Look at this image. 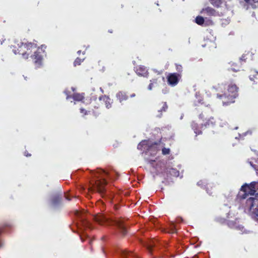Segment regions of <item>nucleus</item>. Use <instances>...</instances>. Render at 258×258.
Returning a JSON list of instances; mask_svg holds the SVG:
<instances>
[{
  "instance_id": "obj_1",
  "label": "nucleus",
  "mask_w": 258,
  "mask_h": 258,
  "mask_svg": "<svg viewBox=\"0 0 258 258\" xmlns=\"http://www.w3.org/2000/svg\"><path fill=\"white\" fill-rule=\"evenodd\" d=\"M94 176L95 179L90 182L91 186L88 190L90 192L97 191L102 195L105 192V186L107 184L105 177L106 176L112 178V176L110 173L101 169H98L94 173Z\"/></svg>"
},
{
  "instance_id": "obj_2",
  "label": "nucleus",
  "mask_w": 258,
  "mask_h": 258,
  "mask_svg": "<svg viewBox=\"0 0 258 258\" xmlns=\"http://www.w3.org/2000/svg\"><path fill=\"white\" fill-rule=\"evenodd\" d=\"M238 87L233 82L227 85V89L223 93H217V98L221 100L223 105H228L235 102L234 99L238 96Z\"/></svg>"
},
{
  "instance_id": "obj_3",
  "label": "nucleus",
  "mask_w": 258,
  "mask_h": 258,
  "mask_svg": "<svg viewBox=\"0 0 258 258\" xmlns=\"http://www.w3.org/2000/svg\"><path fill=\"white\" fill-rule=\"evenodd\" d=\"M37 47V44L34 42H22L18 47H14L13 52L15 54H21L22 57L27 59L28 58L32 50Z\"/></svg>"
},
{
  "instance_id": "obj_4",
  "label": "nucleus",
  "mask_w": 258,
  "mask_h": 258,
  "mask_svg": "<svg viewBox=\"0 0 258 258\" xmlns=\"http://www.w3.org/2000/svg\"><path fill=\"white\" fill-rule=\"evenodd\" d=\"M207 109L205 110L199 115V118L203 121L206 120L205 122L202 124V127H209L213 126L215 123L216 121L213 117L210 116V113L212 111L210 105L207 106Z\"/></svg>"
},
{
  "instance_id": "obj_5",
  "label": "nucleus",
  "mask_w": 258,
  "mask_h": 258,
  "mask_svg": "<svg viewBox=\"0 0 258 258\" xmlns=\"http://www.w3.org/2000/svg\"><path fill=\"white\" fill-rule=\"evenodd\" d=\"M112 103V100L108 96L102 95L98 100L96 99L94 102L92 103V106L95 109H99L104 105L107 108L109 109L111 107Z\"/></svg>"
},
{
  "instance_id": "obj_6",
  "label": "nucleus",
  "mask_w": 258,
  "mask_h": 258,
  "mask_svg": "<svg viewBox=\"0 0 258 258\" xmlns=\"http://www.w3.org/2000/svg\"><path fill=\"white\" fill-rule=\"evenodd\" d=\"M245 206L258 219V195H255V197H250L247 199Z\"/></svg>"
},
{
  "instance_id": "obj_7",
  "label": "nucleus",
  "mask_w": 258,
  "mask_h": 258,
  "mask_svg": "<svg viewBox=\"0 0 258 258\" xmlns=\"http://www.w3.org/2000/svg\"><path fill=\"white\" fill-rule=\"evenodd\" d=\"M136 96L135 93L131 94H128L127 92L124 91H119L116 94V97L117 100L121 104L124 102L126 101L130 98H133Z\"/></svg>"
},
{
  "instance_id": "obj_8",
  "label": "nucleus",
  "mask_w": 258,
  "mask_h": 258,
  "mask_svg": "<svg viewBox=\"0 0 258 258\" xmlns=\"http://www.w3.org/2000/svg\"><path fill=\"white\" fill-rule=\"evenodd\" d=\"M167 82L168 85L171 86H175L179 82L181 75L180 74L170 73L167 76Z\"/></svg>"
},
{
  "instance_id": "obj_9",
  "label": "nucleus",
  "mask_w": 258,
  "mask_h": 258,
  "mask_svg": "<svg viewBox=\"0 0 258 258\" xmlns=\"http://www.w3.org/2000/svg\"><path fill=\"white\" fill-rule=\"evenodd\" d=\"M36 68H40L42 65L43 55L41 54L40 48H37L34 54L31 56Z\"/></svg>"
},
{
  "instance_id": "obj_10",
  "label": "nucleus",
  "mask_w": 258,
  "mask_h": 258,
  "mask_svg": "<svg viewBox=\"0 0 258 258\" xmlns=\"http://www.w3.org/2000/svg\"><path fill=\"white\" fill-rule=\"evenodd\" d=\"M240 190L241 191L243 192L242 194H239L238 195L239 198L240 199H245L249 195L253 196L256 191L255 189H250L248 186V184L246 183L241 186Z\"/></svg>"
},
{
  "instance_id": "obj_11",
  "label": "nucleus",
  "mask_w": 258,
  "mask_h": 258,
  "mask_svg": "<svg viewBox=\"0 0 258 258\" xmlns=\"http://www.w3.org/2000/svg\"><path fill=\"white\" fill-rule=\"evenodd\" d=\"M115 224L120 231L122 235H125L127 233L126 224L125 223V220L123 218H119L115 222Z\"/></svg>"
},
{
  "instance_id": "obj_12",
  "label": "nucleus",
  "mask_w": 258,
  "mask_h": 258,
  "mask_svg": "<svg viewBox=\"0 0 258 258\" xmlns=\"http://www.w3.org/2000/svg\"><path fill=\"white\" fill-rule=\"evenodd\" d=\"M159 143L157 142H155L152 143H149L148 147L147 148V151H146V154L151 156L156 155L159 150L157 148V145Z\"/></svg>"
},
{
  "instance_id": "obj_13",
  "label": "nucleus",
  "mask_w": 258,
  "mask_h": 258,
  "mask_svg": "<svg viewBox=\"0 0 258 258\" xmlns=\"http://www.w3.org/2000/svg\"><path fill=\"white\" fill-rule=\"evenodd\" d=\"M67 95V99L72 98L75 101H83L84 99V93H74L72 96L69 95L67 92H65Z\"/></svg>"
},
{
  "instance_id": "obj_14",
  "label": "nucleus",
  "mask_w": 258,
  "mask_h": 258,
  "mask_svg": "<svg viewBox=\"0 0 258 258\" xmlns=\"http://www.w3.org/2000/svg\"><path fill=\"white\" fill-rule=\"evenodd\" d=\"M62 195L56 194L53 195L51 199V204L52 206L55 207L60 204L62 201Z\"/></svg>"
},
{
  "instance_id": "obj_15",
  "label": "nucleus",
  "mask_w": 258,
  "mask_h": 258,
  "mask_svg": "<svg viewBox=\"0 0 258 258\" xmlns=\"http://www.w3.org/2000/svg\"><path fill=\"white\" fill-rule=\"evenodd\" d=\"M136 73L139 76L147 77L148 73L146 68L143 66H140L136 68Z\"/></svg>"
},
{
  "instance_id": "obj_16",
  "label": "nucleus",
  "mask_w": 258,
  "mask_h": 258,
  "mask_svg": "<svg viewBox=\"0 0 258 258\" xmlns=\"http://www.w3.org/2000/svg\"><path fill=\"white\" fill-rule=\"evenodd\" d=\"M156 240H150L148 242L144 243L145 246L146 247L148 251L151 253L153 250V247L156 246Z\"/></svg>"
},
{
  "instance_id": "obj_17",
  "label": "nucleus",
  "mask_w": 258,
  "mask_h": 258,
  "mask_svg": "<svg viewBox=\"0 0 258 258\" xmlns=\"http://www.w3.org/2000/svg\"><path fill=\"white\" fill-rule=\"evenodd\" d=\"M94 220L100 225L104 224L107 221V218L101 214L96 215L94 217Z\"/></svg>"
},
{
  "instance_id": "obj_18",
  "label": "nucleus",
  "mask_w": 258,
  "mask_h": 258,
  "mask_svg": "<svg viewBox=\"0 0 258 258\" xmlns=\"http://www.w3.org/2000/svg\"><path fill=\"white\" fill-rule=\"evenodd\" d=\"M149 144V141L146 140H143L138 144L137 148L138 150L141 151H147V148L148 147Z\"/></svg>"
},
{
  "instance_id": "obj_19",
  "label": "nucleus",
  "mask_w": 258,
  "mask_h": 258,
  "mask_svg": "<svg viewBox=\"0 0 258 258\" xmlns=\"http://www.w3.org/2000/svg\"><path fill=\"white\" fill-rule=\"evenodd\" d=\"M204 12H206L207 15L209 16H214L216 15V10L211 7H208L206 8L203 9L201 13Z\"/></svg>"
},
{
  "instance_id": "obj_20",
  "label": "nucleus",
  "mask_w": 258,
  "mask_h": 258,
  "mask_svg": "<svg viewBox=\"0 0 258 258\" xmlns=\"http://www.w3.org/2000/svg\"><path fill=\"white\" fill-rule=\"evenodd\" d=\"M191 128L194 130L196 136L201 135L202 134V132L199 127L198 124L195 121H192L191 123Z\"/></svg>"
},
{
  "instance_id": "obj_21",
  "label": "nucleus",
  "mask_w": 258,
  "mask_h": 258,
  "mask_svg": "<svg viewBox=\"0 0 258 258\" xmlns=\"http://www.w3.org/2000/svg\"><path fill=\"white\" fill-rule=\"evenodd\" d=\"M244 1L248 7H251L253 9H255L257 7H258V0H244Z\"/></svg>"
},
{
  "instance_id": "obj_22",
  "label": "nucleus",
  "mask_w": 258,
  "mask_h": 258,
  "mask_svg": "<svg viewBox=\"0 0 258 258\" xmlns=\"http://www.w3.org/2000/svg\"><path fill=\"white\" fill-rule=\"evenodd\" d=\"M225 86L223 83H220L213 86V88L217 92L223 93V90H225Z\"/></svg>"
},
{
  "instance_id": "obj_23",
  "label": "nucleus",
  "mask_w": 258,
  "mask_h": 258,
  "mask_svg": "<svg viewBox=\"0 0 258 258\" xmlns=\"http://www.w3.org/2000/svg\"><path fill=\"white\" fill-rule=\"evenodd\" d=\"M166 170L167 172H168V173L171 176L177 177L179 175V172L176 169L170 168H167Z\"/></svg>"
},
{
  "instance_id": "obj_24",
  "label": "nucleus",
  "mask_w": 258,
  "mask_h": 258,
  "mask_svg": "<svg viewBox=\"0 0 258 258\" xmlns=\"http://www.w3.org/2000/svg\"><path fill=\"white\" fill-rule=\"evenodd\" d=\"M162 108L158 110V112L160 113V114L159 115H157V116L159 117H161L162 115V112H165L168 108V105H167L166 102H162Z\"/></svg>"
},
{
  "instance_id": "obj_25",
  "label": "nucleus",
  "mask_w": 258,
  "mask_h": 258,
  "mask_svg": "<svg viewBox=\"0 0 258 258\" xmlns=\"http://www.w3.org/2000/svg\"><path fill=\"white\" fill-rule=\"evenodd\" d=\"M211 4L216 8H219L222 4V1L221 0H211Z\"/></svg>"
},
{
  "instance_id": "obj_26",
  "label": "nucleus",
  "mask_w": 258,
  "mask_h": 258,
  "mask_svg": "<svg viewBox=\"0 0 258 258\" xmlns=\"http://www.w3.org/2000/svg\"><path fill=\"white\" fill-rule=\"evenodd\" d=\"M80 221L82 222V224L86 227H88L90 228H91V224L90 222L86 220L85 218L81 217H80Z\"/></svg>"
},
{
  "instance_id": "obj_27",
  "label": "nucleus",
  "mask_w": 258,
  "mask_h": 258,
  "mask_svg": "<svg viewBox=\"0 0 258 258\" xmlns=\"http://www.w3.org/2000/svg\"><path fill=\"white\" fill-rule=\"evenodd\" d=\"M121 254L122 258H130V257H133L134 256V254L131 252H127L126 251H122Z\"/></svg>"
},
{
  "instance_id": "obj_28",
  "label": "nucleus",
  "mask_w": 258,
  "mask_h": 258,
  "mask_svg": "<svg viewBox=\"0 0 258 258\" xmlns=\"http://www.w3.org/2000/svg\"><path fill=\"white\" fill-rule=\"evenodd\" d=\"M205 20L202 16H197L196 18V22L200 25H202L204 23Z\"/></svg>"
},
{
  "instance_id": "obj_29",
  "label": "nucleus",
  "mask_w": 258,
  "mask_h": 258,
  "mask_svg": "<svg viewBox=\"0 0 258 258\" xmlns=\"http://www.w3.org/2000/svg\"><path fill=\"white\" fill-rule=\"evenodd\" d=\"M84 60V58L81 59L79 57H77L74 62V66L76 67L77 66L80 65Z\"/></svg>"
},
{
  "instance_id": "obj_30",
  "label": "nucleus",
  "mask_w": 258,
  "mask_h": 258,
  "mask_svg": "<svg viewBox=\"0 0 258 258\" xmlns=\"http://www.w3.org/2000/svg\"><path fill=\"white\" fill-rule=\"evenodd\" d=\"M170 152H171V150L169 148H167L164 147L162 149V154L163 155H169V154H170Z\"/></svg>"
},
{
  "instance_id": "obj_31",
  "label": "nucleus",
  "mask_w": 258,
  "mask_h": 258,
  "mask_svg": "<svg viewBox=\"0 0 258 258\" xmlns=\"http://www.w3.org/2000/svg\"><path fill=\"white\" fill-rule=\"evenodd\" d=\"M176 70L177 73L176 74H180L181 75L182 72V67L181 64L175 63Z\"/></svg>"
},
{
  "instance_id": "obj_32",
  "label": "nucleus",
  "mask_w": 258,
  "mask_h": 258,
  "mask_svg": "<svg viewBox=\"0 0 258 258\" xmlns=\"http://www.w3.org/2000/svg\"><path fill=\"white\" fill-rule=\"evenodd\" d=\"M231 67H232V69L235 72H237L239 71L240 68V66H237V64L235 65L234 63L231 64Z\"/></svg>"
},
{
  "instance_id": "obj_33",
  "label": "nucleus",
  "mask_w": 258,
  "mask_h": 258,
  "mask_svg": "<svg viewBox=\"0 0 258 258\" xmlns=\"http://www.w3.org/2000/svg\"><path fill=\"white\" fill-rule=\"evenodd\" d=\"M256 184V182L253 181L251 182L249 184H248V186L251 189L255 190V185Z\"/></svg>"
},
{
  "instance_id": "obj_34",
  "label": "nucleus",
  "mask_w": 258,
  "mask_h": 258,
  "mask_svg": "<svg viewBox=\"0 0 258 258\" xmlns=\"http://www.w3.org/2000/svg\"><path fill=\"white\" fill-rule=\"evenodd\" d=\"M170 229H171V231L172 233H176L177 232V229H176V228L175 227V226L174 224H172L171 225H170Z\"/></svg>"
},
{
  "instance_id": "obj_35",
  "label": "nucleus",
  "mask_w": 258,
  "mask_h": 258,
  "mask_svg": "<svg viewBox=\"0 0 258 258\" xmlns=\"http://www.w3.org/2000/svg\"><path fill=\"white\" fill-rule=\"evenodd\" d=\"M247 59V58L246 57V55L245 54H243L241 57L240 58V65L242 64V62L243 61V62H245L246 61V59Z\"/></svg>"
},
{
  "instance_id": "obj_36",
  "label": "nucleus",
  "mask_w": 258,
  "mask_h": 258,
  "mask_svg": "<svg viewBox=\"0 0 258 258\" xmlns=\"http://www.w3.org/2000/svg\"><path fill=\"white\" fill-rule=\"evenodd\" d=\"M80 112L81 113H83L84 115H87L88 114V113H90L91 111H87L86 109L83 108H80Z\"/></svg>"
},
{
  "instance_id": "obj_37",
  "label": "nucleus",
  "mask_w": 258,
  "mask_h": 258,
  "mask_svg": "<svg viewBox=\"0 0 258 258\" xmlns=\"http://www.w3.org/2000/svg\"><path fill=\"white\" fill-rule=\"evenodd\" d=\"M207 184L206 182H203L202 180H200L199 182H198L197 184L199 186H203V185H205Z\"/></svg>"
},
{
  "instance_id": "obj_38",
  "label": "nucleus",
  "mask_w": 258,
  "mask_h": 258,
  "mask_svg": "<svg viewBox=\"0 0 258 258\" xmlns=\"http://www.w3.org/2000/svg\"><path fill=\"white\" fill-rule=\"evenodd\" d=\"M158 81V78H154L152 80H150V82L151 83H153V85H154V84L157 85Z\"/></svg>"
},
{
  "instance_id": "obj_39",
  "label": "nucleus",
  "mask_w": 258,
  "mask_h": 258,
  "mask_svg": "<svg viewBox=\"0 0 258 258\" xmlns=\"http://www.w3.org/2000/svg\"><path fill=\"white\" fill-rule=\"evenodd\" d=\"M148 163L150 164L151 165L153 166V164L154 162H155V160H150V159H147Z\"/></svg>"
},
{
  "instance_id": "obj_40",
  "label": "nucleus",
  "mask_w": 258,
  "mask_h": 258,
  "mask_svg": "<svg viewBox=\"0 0 258 258\" xmlns=\"http://www.w3.org/2000/svg\"><path fill=\"white\" fill-rule=\"evenodd\" d=\"M46 48V46L45 45H42L40 47H38V48H40V51H42L43 52H44V49Z\"/></svg>"
},
{
  "instance_id": "obj_41",
  "label": "nucleus",
  "mask_w": 258,
  "mask_h": 258,
  "mask_svg": "<svg viewBox=\"0 0 258 258\" xmlns=\"http://www.w3.org/2000/svg\"><path fill=\"white\" fill-rule=\"evenodd\" d=\"M153 87H154L153 83H151L150 82V83L149 84V85L148 86V89L149 90H151Z\"/></svg>"
},
{
  "instance_id": "obj_42",
  "label": "nucleus",
  "mask_w": 258,
  "mask_h": 258,
  "mask_svg": "<svg viewBox=\"0 0 258 258\" xmlns=\"http://www.w3.org/2000/svg\"><path fill=\"white\" fill-rule=\"evenodd\" d=\"M24 156H25L26 157H30L31 156V154H29L27 151H25L24 152Z\"/></svg>"
},
{
  "instance_id": "obj_43",
  "label": "nucleus",
  "mask_w": 258,
  "mask_h": 258,
  "mask_svg": "<svg viewBox=\"0 0 258 258\" xmlns=\"http://www.w3.org/2000/svg\"><path fill=\"white\" fill-rule=\"evenodd\" d=\"M255 78H256L255 75L249 76V79L252 81L254 80Z\"/></svg>"
},
{
  "instance_id": "obj_44",
  "label": "nucleus",
  "mask_w": 258,
  "mask_h": 258,
  "mask_svg": "<svg viewBox=\"0 0 258 258\" xmlns=\"http://www.w3.org/2000/svg\"><path fill=\"white\" fill-rule=\"evenodd\" d=\"M64 197L67 200H68V201L71 200V199L69 198V197L68 196L64 195Z\"/></svg>"
},
{
  "instance_id": "obj_45",
  "label": "nucleus",
  "mask_w": 258,
  "mask_h": 258,
  "mask_svg": "<svg viewBox=\"0 0 258 258\" xmlns=\"http://www.w3.org/2000/svg\"><path fill=\"white\" fill-rule=\"evenodd\" d=\"M3 229L2 227H0V234L3 232Z\"/></svg>"
},
{
  "instance_id": "obj_46",
  "label": "nucleus",
  "mask_w": 258,
  "mask_h": 258,
  "mask_svg": "<svg viewBox=\"0 0 258 258\" xmlns=\"http://www.w3.org/2000/svg\"><path fill=\"white\" fill-rule=\"evenodd\" d=\"M93 113L95 115H97L98 114H99L98 112H95L93 111Z\"/></svg>"
},
{
  "instance_id": "obj_47",
  "label": "nucleus",
  "mask_w": 258,
  "mask_h": 258,
  "mask_svg": "<svg viewBox=\"0 0 258 258\" xmlns=\"http://www.w3.org/2000/svg\"><path fill=\"white\" fill-rule=\"evenodd\" d=\"M81 52V50H79V51H78L77 53L78 54H80Z\"/></svg>"
},
{
  "instance_id": "obj_48",
  "label": "nucleus",
  "mask_w": 258,
  "mask_h": 258,
  "mask_svg": "<svg viewBox=\"0 0 258 258\" xmlns=\"http://www.w3.org/2000/svg\"><path fill=\"white\" fill-rule=\"evenodd\" d=\"M108 32L111 33L113 32V31H112V30H108Z\"/></svg>"
},
{
  "instance_id": "obj_49",
  "label": "nucleus",
  "mask_w": 258,
  "mask_h": 258,
  "mask_svg": "<svg viewBox=\"0 0 258 258\" xmlns=\"http://www.w3.org/2000/svg\"><path fill=\"white\" fill-rule=\"evenodd\" d=\"M79 214V212H77V213H76V215H78Z\"/></svg>"
},
{
  "instance_id": "obj_50",
  "label": "nucleus",
  "mask_w": 258,
  "mask_h": 258,
  "mask_svg": "<svg viewBox=\"0 0 258 258\" xmlns=\"http://www.w3.org/2000/svg\"><path fill=\"white\" fill-rule=\"evenodd\" d=\"M256 74L255 75H258V72H256Z\"/></svg>"
}]
</instances>
